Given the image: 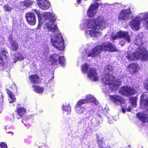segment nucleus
<instances>
[{
	"label": "nucleus",
	"instance_id": "nucleus-1",
	"mask_svg": "<svg viewBox=\"0 0 148 148\" xmlns=\"http://www.w3.org/2000/svg\"><path fill=\"white\" fill-rule=\"evenodd\" d=\"M35 12L38 16L39 23L37 28L38 29L40 28L42 25L40 23L42 21L47 27L48 31L56 33L54 36H52L51 42L54 47L60 50H63L65 48L64 45V40L62 35L58 34V29L56 25L53 24L56 21V16L55 15L50 12H44L41 14L39 11L36 9L32 10Z\"/></svg>",
	"mask_w": 148,
	"mask_h": 148
},
{
	"label": "nucleus",
	"instance_id": "nucleus-2",
	"mask_svg": "<svg viewBox=\"0 0 148 148\" xmlns=\"http://www.w3.org/2000/svg\"><path fill=\"white\" fill-rule=\"evenodd\" d=\"M105 21L103 16H100L95 19H90L86 21L85 23L80 26L82 29H88L86 32V36L89 37H98L101 35V32H98L105 28Z\"/></svg>",
	"mask_w": 148,
	"mask_h": 148
},
{
	"label": "nucleus",
	"instance_id": "nucleus-3",
	"mask_svg": "<svg viewBox=\"0 0 148 148\" xmlns=\"http://www.w3.org/2000/svg\"><path fill=\"white\" fill-rule=\"evenodd\" d=\"M105 70L106 71L105 74L103 75L101 77L103 83L105 85H108L112 91L116 90L121 84L122 81L121 79L115 80L114 75H110L109 72L112 70L111 66L108 65L106 66Z\"/></svg>",
	"mask_w": 148,
	"mask_h": 148
},
{
	"label": "nucleus",
	"instance_id": "nucleus-4",
	"mask_svg": "<svg viewBox=\"0 0 148 148\" xmlns=\"http://www.w3.org/2000/svg\"><path fill=\"white\" fill-rule=\"evenodd\" d=\"M103 51H117V49L114 45L109 42H106L101 45L97 46L92 49L87 50L85 51V56L87 57H94L99 55Z\"/></svg>",
	"mask_w": 148,
	"mask_h": 148
},
{
	"label": "nucleus",
	"instance_id": "nucleus-5",
	"mask_svg": "<svg viewBox=\"0 0 148 148\" xmlns=\"http://www.w3.org/2000/svg\"><path fill=\"white\" fill-rule=\"evenodd\" d=\"M127 57L132 61L139 59L144 61L148 60V51L144 47H139L134 53L128 51Z\"/></svg>",
	"mask_w": 148,
	"mask_h": 148
},
{
	"label": "nucleus",
	"instance_id": "nucleus-6",
	"mask_svg": "<svg viewBox=\"0 0 148 148\" xmlns=\"http://www.w3.org/2000/svg\"><path fill=\"white\" fill-rule=\"evenodd\" d=\"M140 106L143 104L148 112V94L142 95L140 97ZM137 116L143 123L148 122V114L143 113H138Z\"/></svg>",
	"mask_w": 148,
	"mask_h": 148
},
{
	"label": "nucleus",
	"instance_id": "nucleus-7",
	"mask_svg": "<svg viewBox=\"0 0 148 148\" xmlns=\"http://www.w3.org/2000/svg\"><path fill=\"white\" fill-rule=\"evenodd\" d=\"M111 38L113 40L119 38L121 40L119 43L121 46H123L125 44L129 43L130 41V36L128 32H126L121 31L115 34H112Z\"/></svg>",
	"mask_w": 148,
	"mask_h": 148
},
{
	"label": "nucleus",
	"instance_id": "nucleus-8",
	"mask_svg": "<svg viewBox=\"0 0 148 148\" xmlns=\"http://www.w3.org/2000/svg\"><path fill=\"white\" fill-rule=\"evenodd\" d=\"M110 97L116 104L121 106L123 112L124 113L126 111L127 106L124 103L125 100L122 98L117 95H110Z\"/></svg>",
	"mask_w": 148,
	"mask_h": 148
},
{
	"label": "nucleus",
	"instance_id": "nucleus-9",
	"mask_svg": "<svg viewBox=\"0 0 148 148\" xmlns=\"http://www.w3.org/2000/svg\"><path fill=\"white\" fill-rule=\"evenodd\" d=\"M51 61L53 65L61 64L62 66H64L65 59L64 57L60 56L59 55L54 54L50 56Z\"/></svg>",
	"mask_w": 148,
	"mask_h": 148
},
{
	"label": "nucleus",
	"instance_id": "nucleus-10",
	"mask_svg": "<svg viewBox=\"0 0 148 148\" xmlns=\"http://www.w3.org/2000/svg\"><path fill=\"white\" fill-rule=\"evenodd\" d=\"M141 18L139 16L133 17L130 22V27L133 30H138L141 21Z\"/></svg>",
	"mask_w": 148,
	"mask_h": 148
},
{
	"label": "nucleus",
	"instance_id": "nucleus-11",
	"mask_svg": "<svg viewBox=\"0 0 148 148\" xmlns=\"http://www.w3.org/2000/svg\"><path fill=\"white\" fill-rule=\"evenodd\" d=\"M92 102L96 105L99 104V101L93 97L91 95H89L86 96V98L84 99H80L79 100L77 103L76 107H82V104H85L86 103Z\"/></svg>",
	"mask_w": 148,
	"mask_h": 148
},
{
	"label": "nucleus",
	"instance_id": "nucleus-12",
	"mask_svg": "<svg viewBox=\"0 0 148 148\" xmlns=\"http://www.w3.org/2000/svg\"><path fill=\"white\" fill-rule=\"evenodd\" d=\"M136 91L129 86L122 87L119 90V93L122 95L128 96L135 94Z\"/></svg>",
	"mask_w": 148,
	"mask_h": 148
},
{
	"label": "nucleus",
	"instance_id": "nucleus-13",
	"mask_svg": "<svg viewBox=\"0 0 148 148\" xmlns=\"http://www.w3.org/2000/svg\"><path fill=\"white\" fill-rule=\"evenodd\" d=\"M131 12L129 9L123 10L120 13L119 16V19L120 20L127 21L130 17Z\"/></svg>",
	"mask_w": 148,
	"mask_h": 148
},
{
	"label": "nucleus",
	"instance_id": "nucleus-14",
	"mask_svg": "<svg viewBox=\"0 0 148 148\" xmlns=\"http://www.w3.org/2000/svg\"><path fill=\"white\" fill-rule=\"evenodd\" d=\"M25 17L28 23L30 25H34L36 22V17L35 14L31 12H28L25 15Z\"/></svg>",
	"mask_w": 148,
	"mask_h": 148
},
{
	"label": "nucleus",
	"instance_id": "nucleus-15",
	"mask_svg": "<svg viewBox=\"0 0 148 148\" xmlns=\"http://www.w3.org/2000/svg\"><path fill=\"white\" fill-rule=\"evenodd\" d=\"M8 53L3 48H0V64L4 65L6 62H8V58L7 56Z\"/></svg>",
	"mask_w": 148,
	"mask_h": 148
},
{
	"label": "nucleus",
	"instance_id": "nucleus-16",
	"mask_svg": "<svg viewBox=\"0 0 148 148\" xmlns=\"http://www.w3.org/2000/svg\"><path fill=\"white\" fill-rule=\"evenodd\" d=\"M99 6V3H95L91 5L87 12V14L89 17H93L97 13Z\"/></svg>",
	"mask_w": 148,
	"mask_h": 148
},
{
	"label": "nucleus",
	"instance_id": "nucleus-17",
	"mask_svg": "<svg viewBox=\"0 0 148 148\" xmlns=\"http://www.w3.org/2000/svg\"><path fill=\"white\" fill-rule=\"evenodd\" d=\"M87 75L88 78L92 81H97L98 79V77L95 68H90L88 72Z\"/></svg>",
	"mask_w": 148,
	"mask_h": 148
},
{
	"label": "nucleus",
	"instance_id": "nucleus-18",
	"mask_svg": "<svg viewBox=\"0 0 148 148\" xmlns=\"http://www.w3.org/2000/svg\"><path fill=\"white\" fill-rule=\"evenodd\" d=\"M37 4L39 7L43 10L48 9L50 6L49 1L46 0H38Z\"/></svg>",
	"mask_w": 148,
	"mask_h": 148
},
{
	"label": "nucleus",
	"instance_id": "nucleus-19",
	"mask_svg": "<svg viewBox=\"0 0 148 148\" xmlns=\"http://www.w3.org/2000/svg\"><path fill=\"white\" fill-rule=\"evenodd\" d=\"M139 16L143 21V24L148 29V12H145L140 14Z\"/></svg>",
	"mask_w": 148,
	"mask_h": 148
},
{
	"label": "nucleus",
	"instance_id": "nucleus-20",
	"mask_svg": "<svg viewBox=\"0 0 148 148\" xmlns=\"http://www.w3.org/2000/svg\"><path fill=\"white\" fill-rule=\"evenodd\" d=\"M138 65L136 63H132L128 66V70L132 74L137 73L139 69Z\"/></svg>",
	"mask_w": 148,
	"mask_h": 148
},
{
	"label": "nucleus",
	"instance_id": "nucleus-21",
	"mask_svg": "<svg viewBox=\"0 0 148 148\" xmlns=\"http://www.w3.org/2000/svg\"><path fill=\"white\" fill-rule=\"evenodd\" d=\"M144 42L143 40V37L141 34L138 35L135 38L134 40V43L136 45L140 46V47H145L146 48L145 46H141V45H143Z\"/></svg>",
	"mask_w": 148,
	"mask_h": 148
},
{
	"label": "nucleus",
	"instance_id": "nucleus-22",
	"mask_svg": "<svg viewBox=\"0 0 148 148\" xmlns=\"http://www.w3.org/2000/svg\"><path fill=\"white\" fill-rule=\"evenodd\" d=\"M9 40L11 46V49L13 51L17 50L18 48V45L16 41L13 40V38L11 37L9 38Z\"/></svg>",
	"mask_w": 148,
	"mask_h": 148
},
{
	"label": "nucleus",
	"instance_id": "nucleus-23",
	"mask_svg": "<svg viewBox=\"0 0 148 148\" xmlns=\"http://www.w3.org/2000/svg\"><path fill=\"white\" fill-rule=\"evenodd\" d=\"M29 78L31 82L33 84H37L39 82V77L36 74L31 75L29 76Z\"/></svg>",
	"mask_w": 148,
	"mask_h": 148
},
{
	"label": "nucleus",
	"instance_id": "nucleus-24",
	"mask_svg": "<svg viewBox=\"0 0 148 148\" xmlns=\"http://www.w3.org/2000/svg\"><path fill=\"white\" fill-rule=\"evenodd\" d=\"M62 108L64 112H65L67 114H69L70 113L71 110L70 106L69 104H63Z\"/></svg>",
	"mask_w": 148,
	"mask_h": 148
},
{
	"label": "nucleus",
	"instance_id": "nucleus-25",
	"mask_svg": "<svg viewBox=\"0 0 148 148\" xmlns=\"http://www.w3.org/2000/svg\"><path fill=\"white\" fill-rule=\"evenodd\" d=\"M17 114L21 118L25 114L26 112V109L23 107L18 108L16 110Z\"/></svg>",
	"mask_w": 148,
	"mask_h": 148
},
{
	"label": "nucleus",
	"instance_id": "nucleus-26",
	"mask_svg": "<svg viewBox=\"0 0 148 148\" xmlns=\"http://www.w3.org/2000/svg\"><path fill=\"white\" fill-rule=\"evenodd\" d=\"M14 63H16L18 61H21L24 59L23 56L19 53H15L13 58Z\"/></svg>",
	"mask_w": 148,
	"mask_h": 148
},
{
	"label": "nucleus",
	"instance_id": "nucleus-27",
	"mask_svg": "<svg viewBox=\"0 0 148 148\" xmlns=\"http://www.w3.org/2000/svg\"><path fill=\"white\" fill-rule=\"evenodd\" d=\"M32 87L34 90L36 92L39 94L42 93L44 90L43 87H40L38 86L34 85Z\"/></svg>",
	"mask_w": 148,
	"mask_h": 148
},
{
	"label": "nucleus",
	"instance_id": "nucleus-28",
	"mask_svg": "<svg viewBox=\"0 0 148 148\" xmlns=\"http://www.w3.org/2000/svg\"><path fill=\"white\" fill-rule=\"evenodd\" d=\"M32 2L31 1H21L19 3V4L23 7H29L32 5Z\"/></svg>",
	"mask_w": 148,
	"mask_h": 148
},
{
	"label": "nucleus",
	"instance_id": "nucleus-29",
	"mask_svg": "<svg viewBox=\"0 0 148 148\" xmlns=\"http://www.w3.org/2000/svg\"><path fill=\"white\" fill-rule=\"evenodd\" d=\"M89 65L87 63H85L82 66L81 69L83 73H88V70H89Z\"/></svg>",
	"mask_w": 148,
	"mask_h": 148
},
{
	"label": "nucleus",
	"instance_id": "nucleus-30",
	"mask_svg": "<svg viewBox=\"0 0 148 148\" xmlns=\"http://www.w3.org/2000/svg\"><path fill=\"white\" fill-rule=\"evenodd\" d=\"M7 92L9 95V102L10 103H12L16 99L15 96L12 92L9 91L8 90L7 91Z\"/></svg>",
	"mask_w": 148,
	"mask_h": 148
},
{
	"label": "nucleus",
	"instance_id": "nucleus-31",
	"mask_svg": "<svg viewBox=\"0 0 148 148\" xmlns=\"http://www.w3.org/2000/svg\"><path fill=\"white\" fill-rule=\"evenodd\" d=\"M103 138L101 136L97 135V143L99 146H101L103 145Z\"/></svg>",
	"mask_w": 148,
	"mask_h": 148
},
{
	"label": "nucleus",
	"instance_id": "nucleus-32",
	"mask_svg": "<svg viewBox=\"0 0 148 148\" xmlns=\"http://www.w3.org/2000/svg\"><path fill=\"white\" fill-rule=\"evenodd\" d=\"M76 110L77 112L80 114L84 113L85 110V108L84 106L76 107Z\"/></svg>",
	"mask_w": 148,
	"mask_h": 148
},
{
	"label": "nucleus",
	"instance_id": "nucleus-33",
	"mask_svg": "<svg viewBox=\"0 0 148 148\" xmlns=\"http://www.w3.org/2000/svg\"><path fill=\"white\" fill-rule=\"evenodd\" d=\"M49 48L47 46H45L43 48L42 51L43 54L45 56H47L49 53Z\"/></svg>",
	"mask_w": 148,
	"mask_h": 148
},
{
	"label": "nucleus",
	"instance_id": "nucleus-34",
	"mask_svg": "<svg viewBox=\"0 0 148 148\" xmlns=\"http://www.w3.org/2000/svg\"><path fill=\"white\" fill-rule=\"evenodd\" d=\"M137 97H132L130 98V102L132 106H136V103Z\"/></svg>",
	"mask_w": 148,
	"mask_h": 148
},
{
	"label": "nucleus",
	"instance_id": "nucleus-35",
	"mask_svg": "<svg viewBox=\"0 0 148 148\" xmlns=\"http://www.w3.org/2000/svg\"><path fill=\"white\" fill-rule=\"evenodd\" d=\"M3 8L4 10L6 11H10L12 9V7H11L8 4L4 5Z\"/></svg>",
	"mask_w": 148,
	"mask_h": 148
},
{
	"label": "nucleus",
	"instance_id": "nucleus-36",
	"mask_svg": "<svg viewBox=\"0 0 148 148\" xmlns=\"http://www.w3.org/2000/svg\"><path fill=\"white\" fill-rule=\"evenodd\" d=\"M94 111L93 110L90 111L88 112L87 113L86 115L88 116V117H90L91 116H92L94 114Z\"/></svg>",
	"mask_w": 148,
	"mask_h": 148
},
{
	"label": "nucleus",
	"instance_id": "nucleus-37",
	"mask_svg": "<svg viewBox=\"0 0 148 148\" xmlns=\"http://www.w3.org/2000/svg\"><path fill=\"white\" fill-rule=\"evenodd\" d=\"M144 86L145 88L148 90V78L144 82Z\"/></svg>",
	"mask_w": 148,
	"mask_h": 148
},
{
	"label": "nucleus",
	"instance_id": "nucleus-38",
	"mask_svg": "<svg viewBox=\"0 0 148 148\" xmlns=\"http://www.w3.org/2000/svg\"><path fill=\"white\" fill-rule=\"evenodd\" d=\"M0 145L1 148H8L7 145L4 143L1 142Z\"/></svg>",
	"mask_w": 148,
	"mask_h": 148
},
{
	"label": "nucleus",
	"instance_id": "nucleus-39",
	"mask_svg": "<svg viewBox=\"0 0 148 148\" xmlns=\"http://www.w3.org/2000/svg\"><path fill=\"white\" fill-rule=\"evenodd\" d=\"M108 120L109 124H112V121L111 120L112 119L111 118H108Z\"/></svg>",
	"mask_w": 148,
	"mask_h": 148
},
{
	"label": "nucleus",
	"instance_id": "nucleus-40",
	"mask_svg": "<svg viewBox=\"0 0 148 148\" xmlns=\"http://www.w3.org/2000/svg\"><path fill=\"white\" fill-rule=\"evenodd\" d=\"M81 0H77V5H78L81 3Z\"/></svg>",
	"mask_w": 148,
	"mask_h": 148
},
{
	"label": "nucleus",
	"instance_id": "nucleus-41",
	"mask_svg": "<svg viewBox=\"0 0 148 148\" xmlns=\"http://www.w3.org/2000/svg\"><path fill=\"white\" fill-rule=\"evenodd\" d=\"M100 147H100V148H110V146L108 145H107L106 147V148L102 147V146Z\"/></svg>",
	"mask_w": 148,
	"mask_h": 148
},
{
	"label": "nucleus",
	"instance_id": "nucleus-42",
	"mask_svg": "<svg viewBox=\"0 0 148 148\" xmlns=\"http://www.w3.org/2000/svg\"><path fill=\"white\" fill-rule=\"evenodd\" d=\"M7 133H8V134H12V135H13L14 134V133L13 132H6Z\"/></svg>",
	"mask_w": 148,
	"mask_h": 148
},
{
	"label": "nucleus",
	"instance_id": "nucleus-43",
	"mask_svg": "<svg viewBox=\"0 0 148 148\" xmlns=\"http://www.w3.org/2000/svg\"><path fill=\"white\" fill-rule=\"evenodd\" d=\"M113 119L115 121H116L117 120V117H113Z\"/></svg>",
	"mask_w": 148,
	"mask_h": 148
},
{
	"label": "nucleus",
	"instance_id": "nucleus-44",
	"mask_svg": "<svg viewBox=\"0 0 148 148\" xmlns=\"http://www.w3.org/2000/svg\"><path fill=\"white\" fill-rule=\"evenodd\" d=\"M127 111H130V110H131V109H130V108H128V109H127Z\"/></svg>",
	"mask_w": 148,
	"mask_h": 148
},
{
	"label": "nucleus",
	"instance_id": "nucleus-45",
	"mask_svg": "<svg viewBox=\"0 0 148 148\" xmlns=\"http://www.w3.org/2000/svg\"><path fill=\"white\" fill-rule=\"evenodd\" d=\"M31 116L30 115H29L27 117L28 118H30Z\"/></svg>",
	"mask_w": 148,
	"mask_h": 148
},
{
	"label": "nucleus",
	"instance_id": "nucleus-46",
	"mask_svg": "<svg viewBox=\"0 0 148 148\" xmlns=\"http://www.w3.org/2000/svg\"><path fill=\"white\" fill-rule=\"evenodd\" d=\"M98 117H99V118H101V117L100 116H99V115H98Z\"/></svg>",
	"mask_w": 148,
	"mask_h": 148
},
{
	"label": "nucleus",
	"instance_id": "nucleus-47",
	"mask_svg": "<svg viewBox=\"0 0 148 148\" xmlns=\"http://www.w3.org/2000/svg\"><path fill=\"white\" fill-rule=\"evenodd\" d=\"M17 118L18 119H19V118H19V117H17Z\"/></svg>",
	"mask_w": 148,
	"mask_h": 148
},
{
	"label": "nucleus",
	"instance_id": "nucleus-48",
	"mask_svg": "<svg viewBox=\"0 0 148 148\" xmlns=\"http://www.w3.org/2000/svg\"><path fill=\"white\" fill-rule=\"evenodd\" d=\"M5 129H6V126L5 127Z\"/></svg>",
	"mask_w": 148,
	"mask_h": 148
}]
</instances>
